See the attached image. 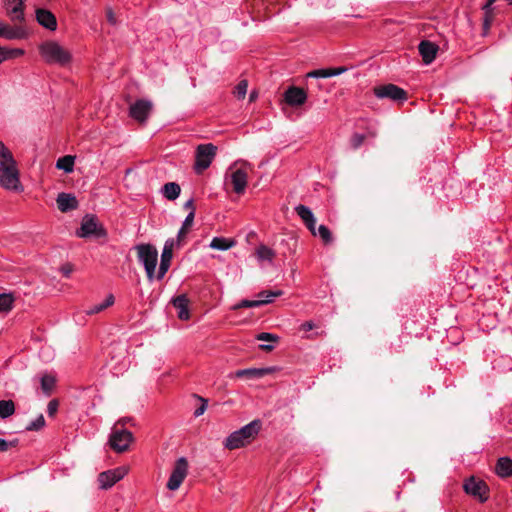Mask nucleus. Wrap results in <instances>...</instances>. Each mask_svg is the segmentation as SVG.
Here are the masks:
<instances>
[{"label":"nucleus","instance_id":"obj_36","mask_svg":"<svg viewBox=\"0 0 512 512\" xmlns=\"http://www.w3.org/2000/svg\"><path fill=\"white\" fill-rule=\"evenodd\" d=\"M55 384V379L53 376L44 375L41 377V388L45 393H49Z\"/></svg>","mask_w":512,"mask_h":512},{"label":"nucleus","instance_id":"obj_47","mask_svg":"<svg viewBox=\"0 0 512 512\" xmlns=\"http://www.w3.org/2000/svg\"><path fill=\"white\" fill-rule=\"evenodd\" d=\"M305 225L313 236H317L316 219L312 220V222L306 223Z\"/></svg>","mask_w":512,"mask_h":512},{"label":"nucleus","instance_id":"obj_7","mask_svg":"<svg viewBox=\"0 0 512 512\" xmlns=\"http://www.w3.org/2000/svg\"><path fill=\"white\" fill-rule=\"evenodd\" d=\"M463 490L466 494L484 503L489 498V487L487 483L475 476H470L463 483Z\"/></svg>","mask_w":512,"mask_h":512},{"label":"nucleus","instance_id":"obj_37","mask_svg":"<svg viewBox=\"0 0 512 512\" xmlns=\"http://www.w3.org/2000/svg\"><path fill=\"white\" fill-rule=\"evenodd\" d=\"M248 83L246 80H241L234 89V95L238 99H243L247 93Z\"/></svg>","mask_w":512,"mask_h":512},{"label":"nucleus","instance_id":"obj_2","mask_svg":"<svg viewBox=\"0 0 512 512\" xmlns=\"http://www.w3.org/2000/svg\"><path fill=\"white\" fill-rule=\"evenodd\" d=\"M262 428V421L255 419L237 431L231 433L224 442V448H240L250 444Z\"/></svg>","mask_w":512,"mask_h":512},{"label":"nucleus","instance_id":"obj_43","mask_svg":"<svg viewBox=\"0 0 512 512\" xmlns=\"http://www.w3.org/2000/svg\"><path fill=\"white\" fill-rule=\"evenodd\" d=\"M194 217H195V212L194 211H190L188 213V215L186 216V218L184 219V221L182 223V227H184L186 229L188 227H190L193 224Z\"/></svg>","mask_w":512,"mask_h":512},{"label":"nucleus","instance_id":"obj_54","mask_svg":"<svg viewBox=\"0 0 512 512\" xmlns=\"http://www.w3.org/2000/svg\"><path fill=\"white\" fill-rule=\"evenodd\" d=\"M260 348L263 349V350L270 351V350L273 349V346L269 345V344H262V345H260Z\"/></svg>","mask_w":512,"mask_h":512},{"label":"nucleus","instance_id":"obj_5","mask_svg":"<svg viewBox=\"0 0 512 512\" xmlns=\"http://www.w3.org/2000/svg\"><path fill=\"white\" fill-rule=\"evenodd\" d=\"M189 471V462L185 457H179L176 459L172 466V470L168 481L166 483V487L170 491H176L180 488L183 481L188 475Z\"/></svg>","mask_w":512,"mask_h":512},{"label":"nucleus","instance_id":"obj_44","mask_svg":"<svg viewBox=\"0 0 512 512\" xmlns=\"http://www.w3.org/2000/svg\"><path fill=\"white\" fill-rule=\"evenodd\" d=\"M57 409H58V402L56 400H51L47 406L48 415L53 416L57 412Z\"/></svg>","mask_w":512,"mask_h":512},{"label":"nucleus","instance_id":"obj_3","mask_svg":"<svg viewBox=\"0 0 512 512\" xmlns=\"http://www.w3.org/2000/svg\"><path fill=\"white\" fill-rule=\"evenodd\" d=\"M41 56L48 64L65 66L71 61V54L55 41H47L40 46Z\"/></svg>","mask_w":512,"mask_h":512},{"label":"nucleus","instance_id":"obj_42","mask_svg":"<svg viewBox=\"0 0 512 512\" xmlns=\"http://www.w3.org/2000/svg\"><path fill=\"white\" fill-rule=\"evenodd\" d=\"M365 136L363 134L356 133L351 138V145L353 148H359L364 141Z\"/></svg>","mask_w":512,"mask_h":512},{"label":"nucleus","instance_id":"obj_35","mask_svg":"<svg viewBox=\"0 0 512 512\" xmlns=\"http://www.w3.org/2000/svg\"><path fill=\"white\" fill-rule=\"evenodd\" d=\"M317 236H319L326 244L332 241V234L329 228L325 225H320L317 228Z\"/></svg>","mask_w":512,"mask_h":512},{"label":"nucleus","instance_id":"obj_19","mask_svg":"<svg viewBox=\"0 0 512 512\" xmlns=\"http://www.w3.org/2000/svg\"><path fill=\"white\" fill-rule=\"evenodd\" d=\"M418 49L425 64H430L435 59L438 51V47L427 40L421 41Z\"/></svg>","mask_w":512,"mask_h":512},{"label":"nucleus","instance_id":"obj_51","mask_svg":"<svg viewBox=\"0 0 512 512\" xmlns=\"http://www.w3.org/2000/svg\"><path fill=\"white\" fill-rule=\"evenodd\" d=\"M7 51L9 52V59L16 56H20L24 53L23 50L21 49H7Z\"/></svg>","mask_w":512,"mask_h":512},{"label":"nucleus","instance_id":"obj_8","mask_svg":"<svg viewBox=\"0 0 512 512\" xmlns=\"http://www.w3.org/2000/svg\"><path fill=\"white\" fill-rule=\"evenodd\" d=\"M217 147L212 143L200 144L196 149L194 169L197 173L206 170L216 155Z\"/></svg>","mask_w":512,"mask_h":512},{"label":"nucleus","instance_id":"obj_13","mask_svg":"<svg viewBox=\"0 0 512 512\" xmlns=\"http://www.w3.org/2000/svg\"><path fill=\"white\" fill-rule=\"evenodd\" d=\"M237 162L234 163L229 170L231 171L230 180L233 185V190L236 194H243L245 192L248 180L247 171L243 168H235Z\"/></svg>","mask_w":512,"mask_h":512},{"label":"nucleus","instance_id":"obj_34","mask_svg":"<svg viewBox=\"0 0 512 512\" xmlns=\"http://www.w3.org/2000/svg\"><path fill=\"white\" fill-rule=\"evenodd\" d=\"M45 425V419H44V416L42 414L38 415V417L31 421L27 426H26V429L28 431H38L40 430L41 428H43Z\"/></svg>","mask_w":512,"mask_h":512},{"label":"nucleus","instance_id":"obj_12","mask_svg":"<svg viewBox=\"0 0 512 512\" xmlns=\"http://www.w3.org/2000/svg\"><path fill=\"white\" fill-rule=\"evenodd\" d=\"M175 248L174 238H168L161 253L160 265L156 274V278L161 280L170 268L171 260L173 258V250Z\"/></svg>","mask_w":512,"mask_h":512},{"label":"nucleus","instance_id":"obj_22","mask_svg":"<svg viewBox=\"0 0 512 512\" xmlns=\"http://www.w3.org/2000/svg\"><path fill=\"white\" fill-rule=\"evenodd\" d=\"M173 306L178 310V317L181 320L189 319L188 299L185 295H179L172 301Z\"/></svg>","mask_w":512,"mask_h":512},{"label":"nucleus","instance_id":"obj_45","mask_svg":"<svg viewBox=\"0 0 512 512\" xmlns=\"http://www.w3.org/2000/svg\"><path fill=\"white\" fill-rule=\"evenodd\" d=\"M106 16H107L108 22L111 25H116V17H115V14H114V12H113V10L111 8H107Z\"/></svg>","mask_w":512,"mask_h":512},{"label":"nucleus","instance_id":"obj_14","mask_svg":"<svg viewBox=\"0 0 512 512\" xmlns=\"http://www.w3.org/2000/svg\"><path fill=\"white\" fill-rule=\"evenodd\" d=\"M152 109V103L148 100H137L130 106V116L139 121L144 122Z\"/></svg>","mask_w":512,"mask_h":512},{"label":"nucleus","instance_id":"obj_23","mask_svg":"<svg viewBox=\"0 0 512 512\" xmlns=\"http://www.w3.org/2000/svg\"><path fill=\"white\" fill-rule=\"evenodd\" d=\"M495 471L499 477H510L512 475V459L509 457H500L497 461Z\"/></svg>","mask_w":512,"mask_h":512},{"label":"nucleus","instance_id":"obj_10","mask_svg":"<svg viewBox=\"0 0 512 512\" xmlns=\"http://www.w3.org/2000/svg\"><path fill=\"white\" fill-rule=\"evenodd\" d=\"M374 94L379 99H390L398 103H403L407 99V92L394 84L378 86L374 89Z\"/></svg>","mask_w":512,"mask_h":512},{"label":"nucleus","instance_id":"obj_32","mask_svg":"<svg viewBox=\"0 0 512 512\" xmlns=\"http://www.w3.org/2000/svg\"><path fill=\"white\" fill-rule=\"evenodd\" d=\"M295 211L305 224L308 222H312V220L315 219L312 210L305 205L300 204V205L296 206Z\"/></svg>","mask_w":512,"mask_h":512},{"label":"nucleus","instance_id":"obj_25","mask_svg":"<svg viewBox=\"0 0 512 512\" xmlns=\"http://www.w3.org/2000/svg\"><path fill=\"white\" fill-rule=\"evenodd\" d=\"M235 245V241L233 239L224 238V237H214L209 247L215 250L226 251L232 248Z\"/></svg>","mask_w":512,"mask_h":512},{"label":"nucleus","instance_id":"obj_58","mask_svg":"<svg viewBox=\"0 0 512 512\" xmlns=\"http://www.w3.org/2000/svg\"><path fill=\"white\" fill-rule=\"evenodd\" d=\"M243 164H244L245 166H250V164H249V163H247V162H243Z\"/></svg>","mask_w":512,"mask_h":512},{"label":"nucleus","instance_id":"obj_1","mask_svg":"<svg viewBox=\"0 0 512 512\" xmlns=\"http://www.w3.org/2000/svg\"><path fill=\"white\" fill-rule=\"evenodd\" d=\"M0 185L7 189H17L19 174L10 150L0 141Z\"/></svg>","mask_w":512,"mask_h":512},{"label":"nucleus","instance_id":"obj_53","mask_svg":"<svg viewBox=\"0 0 512 512\" xmlns=\"http://www.w3.org/2000/svg\"><path fill=\"white\" fill-rule=\"evenodd\" d=\"M17 445H18V439H13V440L7 441V448L15 447Z\"/></svg>","mask_w":512,"mask_h":512},{"label":"nucleus","instance_id":"obj_46","mask_svg":"<svg viewBox=\"0 0 512 512\" xmlns=\"http://www.w3.org/2000/svg\"><path fill=\"white\" fill-rule=\"evenodd\" d=\"M493 4L494 3H490L489 0H487L486 3L484 4V6L482 7L486 17L491 16L492 11H493V8H492Z\"/></svg>","mask_w":512,"mask_h":512},{"label":"nucleus","instance_id":"obj_49","mask_svg":"<svg viewBox=\"0 0 512 512\" xmlns=\"http://www.w3.org/2000/svg\"><path fill=\"white\" fill-rule=\"evenodd\" d=\"M9 59V52L0 46V63Z\"/></svg>","mask_w":512,"mask_h":512},{"label":"nucleus","instance_id":"obj_39","mask_svg":"<svg viewBox=\"0 0 512 512\" xmlns=\"http://www.w3.org/2000/svg\"><path fill=\"white\" fill-rule=\"evenodd\" d=\"M256 339L259 341L276 342L279 337L272 333L262 332L256 336Z\"/></svg>","mask_w":512,"mask_h":512},{"label":"nucleus","instance_id":"obj_60","mask_svg":"<svg viewBox=\"0 0 512 512\" xmlns=\"http://www.w3.org/2000/svg\"><path fill=\"white\" fill-rule=\"evenodd\" d=\"M510 5H512V0H507Z\"/></svg>","mask_w":512,"mask_h":512},{"label":"nucleus","instance_id":"obj_16","mask_svg":"<svg viewBox=\"0 0 512 512\" xmlns=\"http://www.w3.org/2000/svg\"><path fill=\"white\" fill-rule=\"evenodd\" d=\"M284 97L288 105L300 106L305 103L307 94L303 89L291 86L285 91Z\"/></svg>","mask_w":512,"mask_h":512},{"label":"nucleus","instance_id":"obj_57","mask_svg":"<svg viewBox=\"0 0 512 512\" xmlns=\"http://www.w3.org/2000/svg\"><path fill=\"white\" fill-rule=\"evenodd\" d=\"M256 97H257V93L255 91L250 93V96H249L250 101H253L254 99H256Z\"/></svg>","mask_w":512,"mask_h":512},{"label":"nucleus","instance_id":"obj_28","mask_svg":"<svg viewBox=\"0 0 512 512\" xmlns=\"http://www.w3.org/2000/svg\"><path fill=\"white\" fill-rule=\"evenodd\" d=\"M113 303H114V296L112 294H109L102 303L95 304V305L89 307L88 309L85 310V313L87 315H94V314L100 313L101 311L105 310L109 306L113 305Z\"/></svg>","mask_w":512,"mask_h":512},{"label":"nucleus","instance_id":"obj_9","mask_svg":"<svg viewBox=\"0 0 512 512\" xmlns=\"http://www.w3.org/2000/svg\"><path fill=\"white\" fill-rule=\"evenodd\" d=\"M80 238L96 237L101 238L106 236L105 229L98 224V221L93 215H85L80 228L76 232Z\"/></svg>","mask_w":512,"mask_h":512},{"label":"nucleus","instance_id":"obj_4","mask_svg":"<svg viewBox=\"0 0 512 512\" xmlns=\"http://www.w3.org/2000/svg\"><path fill=\"white\" fill-rule=\"evenodd\" d=\"M138 261L144 266L147 278L153 281L156 277V266L158 262V251L151 244H139L135 246Z\"/></svg>","mask_w":512,"mask_h":512},{"label":"nucleus","instance_id":"obj_30","mask_svg":"<svg viewBox=\"0 0 512 512\" xmlns=\"http://www.w3.org/2000/svg\"><path fill=\"white\" fill-rule=\"evenodd\" d=\"M269 303V300H248V299H244V300H241L240 302H238L237 304H235L232 309L233 310H238V309H241V308H255V307H260L262 305H265V304H268Z\"/></svg>","mask_w":512,"mask_h":512},{"label":"nucleus","instance_id":"obj_55","mask_svg":"<svg viewBox=\"0 0 512 512\" xmlns=\"http://www.w3.org/2000/svg\"><path fill=\"white\" fill-rule=\"evenodd\" d=\"M130 421H131V419H130V418H122V419H120L118 422H120V423H121V425H122L123 427H125V424H126L127 422H130Z\"/></svg>","mask_w":512,"mask_h":512},{"label":"nucleus","instance_id":"obj_20","mask_svg":"<svg viewBox=\"0 0 512 512\" xmlns=\"http://www.w3.org/2000/svg\"><path fill=\"white\" fill-rule=\"evenodd\" d=\"M273 371L272 368H247L240 369L234 373V376L237 378H248V379H259L264 377L265 375L271 373Z\"/></svg>","mask_w":512,"mask_h":512},{"label":"nucleus","instance_id":"obj_17","mask_svg":"<svg viewBox=\"0 0 512 512\" xmlns=\"http://www.w3.org/2000/svg\"><path fill=\"white\" fill-rule=\"evenodd\" d=\"M36 20L44 28L55 31L57 28V20L54 14L44 8H38L36 10Z\"/></svg>","mask_w":512,"mask_h":512},{"label":"nucleus","instance_id":"obj_48","mask_svg":"<svg viewBox=\"0 0 512 512\" xmlns=\"http://www.w3.org/2000/svg\"><path fill=\"white\" fill-rule=\"evenodd\" d=\"M315 327V324L312 321H306L301 324L300 329L302 331L308 332Z\"/></svg>","mask_w":512,"mask_h":512},{"label":"nucleus","instance_id":"obj_41","mask_svg":"<svg viewBox=\"0 0 512 512\" xmlns=\"http://www.w3.org/2000/svg\"><path fill=\"white\" fill-rule=\"evenodd\" d=\"M198 399L201 401V405L195 409L194 411V416L195 417H199L201 416L202 414H204V412L206 411L207 407H208V401L202 397H198Z\"/></svg>","mask_w":512,"mask_h":512},{"label":"nucleus","instance_id":"obj_56","mask_svg":"<svg viewBox=\"0 0 512 512\" xmlns=\"http://www.w3.org/2000/svg\"><path fill=\"white\" fill-rule=\"evenodd\" d=\"M0 448H7V440L0 438Z\"/></svg>","mask_w":512,"mask_h":512},{"label":"nucleus","instance_id":"obj_11","mask_svg":"<svg viewBox=\"0 0 512 512\" xmlns=\"http://www.w3.org/2000/svg\"><path fill=\"white\" fill-rule=\"evenodd\" d=\"M127 472L128 469L126 467H117L101 472L98 475L99 487L103 490L111 488L114 484L123 479Z\"/></svg>","mask_w":512,"mask_h":512},{"label":"nucleus","instance_id":"obj_52","mask_svg":"<svg viewBox=\"0 0 512 512\" xmlns=\"http://www.w3.org/2000/svg\"><path fill=\"white\" fill-rule=\"evenodd\" d=\"M184 209H188L190 211H194L195 212V208H194V199L193 198H190L189 200H187L185 203H184Z\"/></svg>","mask_w":512,"mask_h":512},{"label":"nucleus","instance_id":"obj_29","mask_svg":"<svg viewBox=\"0 0 512 512\" xmlns=\"http://www.w3.org/2000/svg\"><path fill=\"white\" fill-rule=\"evenodd\" d=\"M74 160L75 157L71 155L60 157L56 162V168L63 170L66 173H70L74 168Z\"/></svg>","mask_w":512,"mask_h":512},{"label":"nucleus","instance_id":"obj_59","mask_svg":"<svg viewBox=\"0 0 512 512\" xmlns=\"http://www.w3.org/2000/svg\"><path fill=\"white\" fill-rule=\"evenodd\" d=\"M496 0H489L490 3H495Z\"/></svg>","mask_w":512,"mask_h":512},{"label":"nucleus","instance_id":"obj_31","mask_svg":"<svg viewBox=\"0 0 512 512\" xmlns=\"http://www.w3.org/2000/svg\"><path fill=\"white\" fill-rule=\"evenodd\" d=\"M15 412V405L12 400H0V418L6 419Z\"/></svg>","mask_w":512,"mask_h":512},{"label":"nucleus","instance_id":"obj_50","mask_svg":"<svg viewBox=\"0 0 512 512\" xmlns=\"http://www.w3.org/2000/svg\"><path fill=\"white\" fill-rule=\"evenodd\" d=\"M61 272L63 273V275H64L65 277H69V276H70V274L72 273V266H71V265H69V264L63 265V266L61 267Z\"/></svg>","mask_w":512,"mask_h":512},{"label":"nucleus","instance_id":"obj_38","mask_svg":"<svg viewBox=\"0 0 512 512\" xmlns=\"http://www.w3.org/2000/svg\"><path fill=\"white\" fill-rule=\"evenodd\" d=\"M282 294L283 292L281 290L262 291L258 294V300H269V303H271L275 297L281 296Z\"/></svg>","mask_w":512,"mask_h":512},{"label":"nucleus","instance_id":"obj_26","mask_svg":"<svg viewBox=\"0 0 512 512\" xmlns=\"http://www.w3.org/2000/svg\"><path fill=\"white\" fill-rule=\"evenodd\" d=\"M22 35L23 33L20 29L10 27L9 25L0 22V37L13 40L21 38Z\"/></svg>","mask_w":512,"mask_h":512},{"label":"nucleus","instance_id":"obj_15","mask_svg":"<svg viewBox=\"0 0 512 512\" xmlns=\"http://www.w3.org/2000/svg\"><path fill=\"white\" fill-rule=\"evenodd\" d=\"M7 15L13 21H24V1L23 0H4Z\"/></svg>","mask_w":512,"mask_h":512},{"label":"nucleus","instance_id":"obj_27","mask_svg":"<svg viewBox=\"0 0 512 512\" xmlns=\"http://www.w3.org/2000/svg\"><path fill=\"white\" fill-rule=\"evenodd\" d=\"M256 257L259 261H267L272 263L275 257V252L268 246L261 244L256 249Z\"/></svg>","mask_w":512,"mask_h":512},{"label":"nucleus","instance_id":"obj_33","mask_svg":"<svg viewBox=\"0 0 512 512\" xmlns=\"http://www.w3.org/2000/svg\"><path fill=\"white\" fill-rule=\"evenodd\" d=\"M14 297L12 293L0 294V313H7L13 308Z\"/></svg>","mask_w":512,"mask_h":512},{"label":"nucleus","instance_id":"obj_18","mask_svg":"<svg viewBox=\"0 0 512 512\" xmlns=\"http://www.w3.org/2000/svg\"><path fill=\"white\" fill-rule=\"evenodd\" d=\"M56 202L58 209L64 213L75 210L78 207L76 197L70 193H59Z\"/></svg>","mask_w":512,"mask_h":512},{"label":"nucleus","instance_id":"obj_40","mask_svg":"<svg viewBox=\"0 0 512 512\" xmlns=\"http://www.w3.org/2000/svg\"><path fill=\"white\" fill-rule=\"evenodd\" d=\"M186 234H187V229L181 226V228L179 229V231L177 233L176 239H174L175 248H179L182 246V243H183V240H184Z\"/></svg>","mask_w":512,"mask_h":512},{"label":"nucleus","instance_id":"obj_6","mask_svg":"<svg viewBox=\"0 0 512 512\" xmlns=\"http://www.w3.org/2000/svg\"><path fill=\"white\" fill-rule=\"evenodd\" d=\"M134 440L133 434L123 427L120 422H116L109 435V448H129Z\"/></svg>","mask_w":512,"mask_h":512},{"label":"nucleus","instance_id":"obj_21","mask_svg":"<svg viewBox=\"0 0 512 512\" xmlns=\"http://www.w3.org/2000/svg\"><path fill=\"white\" fill-rule=\"evenodd\" d=\"M347 71L346 67H338V68H326V69H317L307 73V77L310 78H329L332 76H338Z\"/></svg>","mask_w":512,"mask_h":512},{"label":"nucleus","instance_id":"obj_24","mask_svg":"<svg viewBox=\"0 0 512 512\" xmlns=\"http://www.w3.org/2000/svg\"><path fill=\"white\" fill-rule=\"evenodd\" d=\"M162 195L169 201L176 200L181 193V187L176 182H168L161 189Z\"/></svg>","mask_w":512,"mask_h":512}]
</instances>
